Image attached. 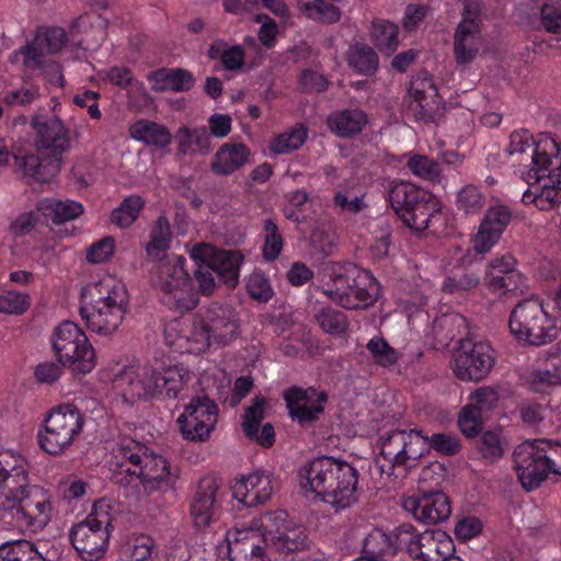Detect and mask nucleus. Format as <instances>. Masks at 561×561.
Wrapping results in <instances>:
<instances>
[{"instance_id":"obj_1","label":"nucleus","mask_w":561,"mask_h":561,"mask_svg":"<svg viewBox=\"0 0 561 561\" xmlns=\"http://www.w3.org/2000/svg\"><path fill=\"white\" fill-rule=\"evenodd\" d=\"M112 481L124 489L146 494L174 490L180 477L179 467L156 454L145 443L128 436L121 437L112 449L110 462Z\"/></svg>"},{"instance_id":"obj_2","label":"nucleus","mask_w":561,"mask_h":561,"mask_svg":"<svg viewBox=\"0 0 561 561\" xmlns=\"http://www.w3.org/2000/svg\"><path fill=\"white\" fill-rule=\"evenodd\" d=\"M192 376L190 370L170 357H154L141 367L125 368L114 380L124 401L156 399L182 400Z\"/></svg>"},{"instance_id":"obj_3","label":"nucleus","mask_w":561,"mask_h":561,"mask_svg":"<svg viewBox=\"0 0 561 561\" xmlns=\"http://www.w3.org/2000/svg\"><path fill=\"white\" fill-rule=\"evenodd\" d=\"M301 486L316 494L336 512L350 508L359 497V472L350 462L321 456L309 460L300 470Z\"/></svg>"},{"instance_id":"obj_4","label":"nucleus","mask_w":561,"mask_h":561,"mask_svg":"<svg viewBox=\"0 0 561 561\" xmlns=\"http://www.w3.org/2000/svg\"><path fill=\"white\" fill-rule=\"evenodd\" d=\"M91 300L80 306V316L88 329L101 335H112L122 324L129 310V295L126 285L105 276L90 289Z\"/></svg>"},{"instance_id":"obj_5","label":"nucleus","mask_w":561,"mask_h":561,"mask_svg":"<svg viewBox=\"0 0 561 561\" xmlns=\"http://www.w3.org/2000/svg\"><path fill=\"white\" fill-rule=\"evenodd\" d=\"M116 514L117 507L112 500L100 499L83 520L70 527L69 540L83 561H98L105 554Z\"/></svg>"},{"instance_id":"obj_6","label":"nucleus","mask_w":561,"mask_h":561,"mask_svg":"<svg viewBox=\"0 0 561 561\" xmlns=\"http://www.w3.org/2000/svg\"><path fill=\"white\" fill-rule=\"evenodd\" d=\"M380 289L379 282L369 271L345 262L333 268L323 293L340 307L358 310L371 307L378 300Z\"/></svg>"},{"instance_id":"obj_7","label":"nucleus","mask_w":561,"mask_h":561,"mask_svg":"<svg viewBox=\"0 0 561 561\" xmlns=\"http://www.w3.org/2000/svg\"><path fill=\"white\" fill-rule=\"evenodd\" d=\"M560 442L538 438L517 445L512 454L514 471L525 491L538 489L550 473L561 474Z\"/></svg>"},{"instance_id":"obj_8","label":"nucleus","mask_w":561,"mask_h":561,"mask_svg":"<svg viewBox=\"0 0 561 561\" xmlns=\"http://www.w3.org/2000/svg\"><path fill=\"white\" fill-rule=\"evenodd\" d=\"M387 201L403 224L415 231L430 229L440 218L437 198L411 182H392Z\"/></svg>"},{"instance_id":"obj_9","label":"nucleus","mask_w":561,"mask_h":561,"mask_svg":"<svg viewBox=\"0 0 561 561\" xmlns=\"http://www.w3.org/2000/svg\"><path fill=\"white\" fill-rule=\"evenodd\" d=\"M84 415L75 404L53 408L37 431L39 448L50 456L65 454L83 431Z\"/></svg>"},{"instance_id":"obj_10","label":"nucleus","mask_w":561,"mask_h":561,"mask_svg":"<svg viewBox=\"0 0 561 561\" xmlns=\"http://www.w3.org/2000/svg\"><path fill=\"white\" fill-rule=\"evenodd\" d=\"M508 327L518 342L529 345L546 344L557 336L556 319L548 313L538 297L517 304L511 311Z\"/></svg>"},{"instance_id":"obj_11","label":"nucleus","mask_w":561,"mask_h":561,"mask_svg":"<svg viewBox=\"0 0 561 561\" xmlns=\"http://www.w3.org/2000/svg\"><path fill=\"white\" fill-rule=\"evenodd\" d=\"M54 513L53 492L35 484L14 507L2 510L1 523L9 529L37 534L51 522Z\"/></svg>"},{"instance_id":"obj_12","label":"nucleus","mask_w":561,"mask_h":561,"mask_svg":"<svg viewBox=\"0 0 561 561\" xmlns=\"http://www.w3.org/2000/svg\"><path fill=\"white\" fill-rule=\"evenodd\" d=\"M495 359V350L489 341L468 335L458 340L450 366L459 380L479 382L491 373Z\"/></svg>"},{"instance_id":"obj_13","label":"nucleus","mask_w":561,"mask_h":561,"mask_svg":"<svg viewBox=\"0 0 561 561\" xmlns=\"http://www.w3.org/2000/svg\"><path fill=\"white\" fill-rule=\"evenodd\" d=\"M53 350L62 365L80 374L95 367V351L85 333L72 321H64L51 336Z\"/></svg>"},{"instance_id":"obj_14","label":"nucleus","mask_w":561,"mask_h":561,"mask_svg":"<svg viewBox=\"0 0 561 561\" xmlns=\"http://www.w3.org/2000/svg\"><path fill=\"white\" fill-rule=\"evenodd\" d=\"M513 218L512 210L504 204L490 206L472 238V245L465 250L460 247L455 249V256L460 265H471L473 262L483 259L492 248L500 241L504 231Z\"/></svg>"},{"instance_id":"obj_15","label":"nucleus","mask_w":561,"mask_h":561,"mask_svg":"<svg viewBox=\"0 0 561 561\" xmlns=\"http://www.w3.org/2000/svg\"><path fill=\"white\" fill-rule=\"evenodd\" d=\"M553 160L554 163L522 171V178L529 185L522 196L525 205L550 210L561 204V154Z\"/></svg>"},{"instance_id":"obj_16","label":"nucleus","mask_w":561,"mask_h":561,"mask_svg":"<svg viewBox=\"0 0 561 561\" xmlns=\"http://www.w3.org/2000/svg\"><path fill=\"white\" fill-rule=\"evenodd\" d=\"M259 525L268 537L271 549L289 554L308 550L310 539L305 526L288 519L286 511H271L260 516Z\"/></svg>"},{"instance_id":"obj_17","label":"nucleus","mask_w":561,"mask_h":561,"mask_svg":"<svg viewBox=\"0 0 561 561\" xmlns=\"http://www.w3.org/2000/svg\"><path fill=\"white\" fill-rule=\"evenodd\" d=\"M219 409L208 396H194L178 416L179 432L185 440L203 443L210 438L218 422Z\"/></svg>"},{"instance_id":"obj_18","label":"nucleus","mask_w":561,"mask_h":561,"mask_svg":"<svg viewBox=\"0 0 561 561\" xmlns=\"http://www.w3.org/2000/svg\"><path fill=\"white\" fill-rule=\"evenodd\" d=\"M507 152L517 156L516 161L526 170L538 168L545 163H554L561 156V142L549 134L541 133L535 139L526 129L515 130L510 136Z\"/></svg>"},{"instance_id":"obj_19","label":"nucleus","mask_w":561,"mask_h":561,"mask_svg":"<svg viewBox=\"0 0 561 561\" xmlns=\"http://www.w3.org/2000/svg\"><path fill=\"white\" fill-rule=\"evenodd\" d=\"M253 518L248 527L227 531L226 541L230 561H270L271 546L266 531Z\"/></svg>"},{"instance_id":"obj_20","label":"nucleus","mask_w":561,"mask_h":561,"mask_svg":"<svg viewBox=\"0 0 561 561\" xmlns=\"http://www.w3.org/2000/svg\"><path fill=\"white\" fill-rule=\"evenodd\" d=\"M481 4L478 0H466L461 21L454 34V56L458 65L471 62L481 47Z\"/></svg>"},{"instance_id":"obj_21","label":"nucleus","mask_w":561,"mask_h":561,"mask_svg":"<svg viewBox=\"0 0 561 561\" xmlns=\"http://www.w3.org/2000/svg\"><path fill=\"white\" fill-rule=\"evenodd\" d=\"M190 256L195 263H207L219 282L228 288L238 285L240 267L244 261L239 250H220L209 243H198L192 248Z\"/></svg>"},{"instance_id":"obj_22","label":"nucleus","mask_w":561,"mask_h":561,"mask_svg":"<svg viewBox=\"0 0 561 561\" xmlns=\"http://www.w3.org/2000/svg\"><path fill=\"white\" fill-rule=\"evenodd\" d=\"M31 124L36 151L60 164L62 154L71 147L70 129L57 115L36 116Z\"/></svg>"},{"instance_id":"obj_23","label":"nucleus","mask_w":561,"mask_h":561,"mask_svg":"<svg viewBox=\"0 0 561 561\" xmlns=\"http://www.w3.org/2000/svg\"><path fill=\"white\" fill-rule=\"evenodd\" d=\"M517 260L510 253L490 260L484 283L490 293L504 297L527 288V277L517 268Z\"/></svg>"},{"instance_id":"obj_24","label":"nucleus","mask_w":561,"mask_h":561,"mask_svg":"<svg viewBox=\"0 0 561 561\" xmlns=\"http://www.w3.org/2000/svg\"><path fill=\"white\" fill-rule=\"evenodd\" d=\"M284 400L291 420L304 426L320 419L328 402V393L314 387L293 386L284 392Z\"/></svg>"},{"instance_id":"obj_25","label":"nucleus","mask_w":561,"mask_h":561,"mask_svg":"<svg viewBox=\"0 0 561 561\" xmlns=\"http://www.w3.org/2000/svg\"><path fill=\"white\" fill-rule=\"evenodd\" d=\"M215 346H227L240 334V319L233 307L213 302L201 314Z\"/></svg>"},{"instance_id":"obj_26","label":"nucleus","mask_w":561,"mask_h":561,"mask_svg":"<svg viewBox=\"0 0 561 561\" xmlns=\"http://www.w3.org/2000/svg\"><path fill=\"white\" fill-rule=\"evenodd\" d=\"M416 437L419 438V431H394L392 432L381 445V450L375 460V468L382 477L383 474L391 477H403L405 474V455L407 447L405 439Z\"/></svg>"},{"instance_id":"obj_27","label":"nucleus","mask_w":561,"mask_h":561,"mask_svg":"<svg viewBox=\"0 0 561 561\" xmlns=\"http://www.w3.org/2000/svg\"><path fill=\"white\" fill-rule=\"evenodd\" d=\"M277 488L278 481L271 472L256 470L237 481L231 491L239 503L252 507L266 503Z\"/></svg>"},{"instance_id":"obj_28","label":"nucleus","mask_w":561,"mask_h":561,"mask_svg":"<svg viewBox=\"0 0 561 561\" xmlns=\"http://www.w3.org/2000/svg\"><path fill=\"white\" fill-rule=\"evenodd\" d=\"M218 490L219 483L215 477L208 476L199 480L190 504V516L196 529H205L217 519Z\"/></svg>"},{"instance_id":"obj_29","label":"nucleus","mask_w":561,"mask_h":561,"mask_svg":"<svg viewBox=\"0 0 561 561\" xmlns=\"http://www.w3.org/2000/svg\"><path fill=\"white\" fill-rule=\"evenodd\" d=\"M403 508L424 524H437L451 514L449 497L442 491L410 495L403 501Z\"/></svg>"},{"instance_id":"obj_30","label":"nucleus","mask_w":561,"mask_h":561,"mask_svg":"<svg viewBox=\"0 0 561 561\" xmlns=\"http://www.w3.org/2000/svg\"><path fill=\"white\" fill-rule=\"evenodd\" d=\"M414 561H463L456 554L455 543L443 530H425L419 539Z\"/></svg>"},{"instance_id":"obj_31","label":"nucleus","mask_w":561,"mask_h":561,"mask_svg":"<svg viewBox=\"0 0 561 561\" xmlns=\"http://www.w3.org/2000/svg\"><path fill=\"white\" fill-rule=\"evenodd\" d=\"M409 93L415 103L416 117L425 122L432 121L438 110L440 96L428 72L424 71L412 78Z\"/></svg>"},{"instance_id":"obj_32","label":"nucleus","mask_w":561,"mask_h":561,"mask_svg":"<svg viewBox=\"0 0 561 561\" xmlns=\"http://www.w3.org/2000/svg\"><path fill=\"white\" fill-rule=\"evenodd\" d=\"M250 148L243 142H225L215 152L209 168L217 176H228L249 163Z\"/></svg>"},{"instance_id":"obj_33","label":"nucleus","mask_w":561,"mask_h":561,"mask_svg":"<svg viewBox=\"0 0 561 561\" xmlns=\"http://www.w3.org/2000/svg\"><path fill=\"white\" fill-rule=\"evenodd\" d=\"M159 291L162 305L179 313L193 310L198 304V291L191 276L183 277L170 284L169 288L154 287Z\"/></svg>"},{"instance_id":"obj_34","label":"nucleus","mask_w":561,"mask_h":561,"mask_svg":"<svg viewBox=\"0 0 561 561\" xmlns=\"http://www.w3.org/2000/svg\"><path fill=\"white\" fill-rule=\"evenodd\" d=\"M264 414V400L256 399L244 410L242 416V430L250 440L255 442L263 448H270L275 442V431L271 423H265L261 426Z\"/></svg>"},{"instance_id":"obj_35","label":"nucleus","mask_w":561,"mask_h":561,"mask_svg":"<svg viewBox=\"0 0 561 561\" xmlns=\"http://www.w3.org/2000/svg\"><path fill=\"white\" fill-rule=\"evenodd\" d=\"M152 83L154 92H186L194 85L195 78L192 72L182 68L158 69L147 76Z\"/></svg>"},{"instance_id":"obj_36","label":"nucleus","mask_w":561,"mask_h":561,"mask_svg":"<svg viewBox=\"0 0 561 561\" xmlns=\"http://www.w3.org/2000/svg\"><path fill=\"white\" fill-rule=\"evenodd\" d=\"M367 123V114L358 108L334 111L327 118L330 130L341 138H352L358 135Z\"/></svg>"},{"instance_id":"obj_37","label":"nucleus","mask_w":561,"mask_h":561,"mask_svg":"<svg viewBox=\"0 0 561 561\" xmlns=\"http://www.w3.org/2000/svg\"><path fill=\"white\" fill-rule=\"evenodd\" d=\"M16 165L23 170L24 175L36 182L47 183L60 170V164L49 159L48 156L28 152L14 156Z\"/></svg>"},{"instance_id":"obj_38","label":"nucleus","mask_w":561,"mask_h":561,"mask_svg":"<svg viewBox=\"0 0 561 561\" xmlns=\"http://www.w3.org/2000/svg\"><path fill=\"white\" fill-rule=\"evenodd\" d=\"M129 133L133 139L157 148H165L172 141V134L164 125L149 119L136 121Z\"/></svg>"},{"instance_id":"obj_39","label":"nucleus","mask_w":561,"mask_h":561,"mask_svg":"<svg viewBox=\"0 0 561 561\" xmlns=\"http://www.w3.org/2000/svg\"><path fill=\"white\" fill-rule=\"evenodd\" d=\"M186 259L178 254H169L161 259L154 266L152 284L154 287L169 288L170 284L190 275L186 267Z\"/></svg>"},{"instance_id":"obj_40","label":"nucleus","mask_w":561,"mask_h":561,"mask_svg":"<svg viewBox=\"0 0 561 561\" xmlns=\"http://www.w3.org/2000/svg\"><path fill=\"white\" fill-rule=\"evenodd\" d=\"M38 209L55 225L75 220L83 213L82 204L72 199L44 198L39 202Z\"/></svg>"},{"instance_id":"obj_41","label":"nucleus","mask_w":561,"mask_h":561,"mask_svg":"<svg viewBox=\"0 0 561 561\" xmlns=\"http://www.w3.org/2000/svg\"><path fill=\"white\" fill-rule=\"evenodd\" d=\"M370 41L383 55H392L399 47V26L388 20H375L370 27Z\"/></svg>"},{"instance_id":"obj_42","label":"nucleus","mask_w":561,"mask_h":561,"mask_svg":"<svg viewBox=\"0 0 561 561\" xmlns=\"http://www.w3.org/2000/svg\"><path fill=\"white\" fill-rule=\"evenodd\" d=\"M298 10L308 20L323 25L335 24L342 16V11L328 0H300Z\"/></svg>"},{"instance_id":"obj_43","label":"nucleus","mask_w":561,"mask_h":561,"mask_svg":"<svg viewBox=\"0 0 561 561\" xmlns=\"http://www.w3.org/2000/svg\"><path fill=\"white\" fill-rule=\"evenodd\" d=\"M394 557L390 534L374 529L363 542L362 556L376 561H388Z\"/></svg>"},{"instance_id":"obj_44","label":"nucleus","mask_w":561,"mask_h":561,"mask_svg":"<svg viewBox=\"0 0 561 561\" xmlns=\"http://www.w3.org/2000/svg\"><path fill=\"white\" fill-rule=\"evenodd\" d=\"M347 62L356 73L373 76L378 69L379 57L369 45L356 43L350 48Z\"/></svg>"},{"instance_id":"obj_45","label":"nucleus","mask_w":561,"mask_h":561,"mask_svg":"<svg viewBox=\"0 0 561 561\" xmlns=\"http://www.w3.org/2000/svg\"><path fill=\"white\" fill-rule=\"evenodd\" d=\"M178 140L182 154L206 152L210 149V136L205 127L191 129L182 126L178 131Z\"/></svg>"},{"instance_id":"obj_46","label":"nucleus","mask_w":561,"mask_h":561,"mask_svg":"<svg viewBox=\"0 0 561 561\" xmlns=\"http://www.w3.org/2000/svg\"><path fill=\"white\" fill-rule=\"evenodd\" d=\"M145 206V199L139 195H129L112 210L110 215L111 222L119 228L130 227L139 217Z\"/></svg>"},{"instance_id":"obj_47","label":"nucleus","mask_w":561,"mask_h":561,"mask_svg":"<svg viewBox=\"0 0 561 561\" xmlns=\"http://www.w3.org/2000/svg\"><path fill=\"white\" fill-rule=\"evenodd\" d=\"M182 342H185L186 344L184 352L191 354L203 353L210 346L215 345L206 325H204L202 317L193 322L187 334L179 336L180 347H184Z\"/></svg>"},{"instance_id":"obj_48","label":"nucleus","mask_w":561,"mask_h":561,"mask_svg":"<svg viewBox=\"0 0 561 561\" xmlns=\"http://www.w3.org/2000/svg\"><path fill=\"white\" fill-rule=\"evenodd\" d=\"M405 167L414 176L426 182H439L442 176V169L438 162L426 154H410Z\"/></svg>"},{"instance_id":"obj_49","label":"nucleus","mask_w":561,"mask_h":561,"mask_svg":"<svg viewBox=\"0 0 561 561\" xmlns=\"http://www.w3.org/2000/svg\"><path fill=\"white\" fill-rule=\"evenodd\" d=\"M172 232L169 219L165 216H159L151 228L150 240L146 245V252L149 257H158L165 252L171 244Z\"/></svg>"},{"instance_id":"obj_50","label":"nucleus","mask_w":561,"mask_h":561,"mask_svg":"<svg viewBox=\"0 0 561 561\" xmlns=\"http://www.w3.org/2000/svg\"><path fill=\"white\" fill-rule=\"evenodd\" d=\"M390 537L394 556L399 551H404L411 559H413L417 550L416 547H419V539L422 537V533H420L413 525L403 523L390 533Z\"/></svg>"},{"instance_id":"obj_51","label":"nucleus","mask_w":561,"mask_h":561,"mask_svg":"<svg viewBox=\"0 0 561 561\" xmlns=\"http://www.w3.org/2000/svg\"><path fill=\"white\" fill-rule=\"evenodd\" d=\"M263 233L262 256L266 262H274L282 254L285 244L284 237L272 218L264 220Z\"/></svg>"},{"instance_id":"obj_52","label":"nucleus","mask_w":561,"mask_h":561,"mask_svg":"<svg viewBox=\"0 0 561 561\" xmlns=\"http://www.w3.org/2000/svg\"><path fill=\"white\" fill-rule=\"evenodd\" d=\"M314 318L320 328L329 334L340 335L348 329V320L346 314L331 306L320 308Z\"/></svg>"},{"instance_id":"obj_53","label":"nucleus","mask_w":561,"mask_h":561,"mask_svg":"<svg viewBox=\"0 0 561 561\" xmlns=\"http://www.w3.org/2000/svg\"><path fill=\"white\" fill-rule=\"evenodd\" d=\"M30 294L21 290L0 288V312L21 316L31 307Z\"/></svg>"},{"instance_id":"obj_54","label":"nucleus","mask_w":561,"mask_h":561,"mask_svg":"<svg viewBox=\"0 0 561 561\" xmlns=\"http://www.w3.org/2000/svg\"><path fill=\"white\" fill-rule=\"evenodd\" d=\"M307 137V129L302 125H297L291 130L275 137L270 145V149L276 154L289 153L299 149Z\"/></svg>"},{"instance_id":"obj_55","label":"nucleus","mask_w":561,"mask_h":561,"mask_svg":"<svg viewBox=\"0 0 561 561\" xmlns=\"http://www.w3.org/2000/svg\"><path fill=\"white\" fill-rule=\"evenodd\" d=\"M367 350L376 365L389 368L399 360V353L382 336L371 337L367 345Z\"/></svg>"},{"instance_id":"obj_56","label":"nucleus","mask_w":561,"mask_h":561,"mask_svg":"<svg viewBox=\"0 0 561 561\" xmlns=\"http://www.w3.org/2000/svg\"><path fill=\"white\" fill-rule=\"evenodd\" d=\"M333 205L342 215H356L367 207L365 194H357L353 190L335 192Z\"/></svg>"},{"instance_id":"obj_57","label":"nucleus","mask_w":561,"mask_h":561,"mask_svg":"<svg viewBox=\"0 0 561 561\" xmlns=\"http://www.w3.org/2000/svg\"><path fill=\"white\" fill-rule=\"evenodd\" d=\"M330 81L323 73L313 69H302L298 75L297 89L304 94H320L328 90Z\"/></svg>"},{"instance_id":"obj_58","label":"nucleus","mask_w":561,"mask_h":561,"mask_svg":"<svg viewBox=\"0 0 561 561\" xmlns=\"http://www.w3.org/2000/svg\"><path fill=\"white\" fill-rule=\"evenodd\" d=\"M456 203L458 209L474 215L483 209L485 197L477 186L466 185L458 192Z\"/></svg>"},{"instance_id":"obj_59","label":"nucleus","mask_w":561,"mask_h":561,"mask_svg":"<svg viewBox=\"0 0 561 561\" xmlns=\"http://www.w3.org/2000/svg\"><path fill=\"white\" fill-rule=\"evenodd\" d=\"M480 277L473 272L455 273L445 278L442 290L455 295L471 290L478 286Z\"/></svg>"},{"instance_id":"obj_60","label":"nucleus","mask_w":561,"mask_h":561,"mask_svg":"<svg viewBox=\"0 0 561 561\" xmlns=\"http://www.w3.org/2000/svg\"><path fill=\"white\" fill-rule=\"evenodd\" d=\"M476 448L486 461H495L503 455V447L500 436L491 431L482 433L476 440Z\"/></svg>"},{"instance_id":"obj_61","label":"nucleus","mask_w":561,"mask_h":561,"mask_svg":"<svg viewBox=\"0 0 561 561\" xmlns=\"http://www.w3.org/2000/svg\"><path fill=\"white\" fill-rule=\"evenodd\" d=\"M35 39L36 43L43 46L48 53L56 54L67 44L68 36L62 27L50 26L39 32Z\"/></svg>"},{"instance_id":"obj_62","label":"nucleus","mask_w":561,"mask_h":561,"mask_svg":"<svg viewBox=\"0 0 561 561\" xmlns=\"http://www.w3.org/2000/svg\"><path fill=\"white\" fill-rule=\"evenodd\" d=\"M247 293L259 302H267L274 295L270 279L263 273H253L249 276Z\"/></svg>"},{"instance_id":"obj_63","label":"nucleus","mask_w":561,"mask_h":561,"mask_svg":"<svg viewBox=\"0 0 561 561\" xmlns=\"http://www.w3.org/2000/svg\"><path fill=\"white\" fill-rule=\"evenodd\" d=\"M482 414L473 404H466L458 417V426L467 437H474L481 430Z\"/></svg>"},{"instance_id":"obj_64","label":"nucleus","mask_w":561,"mask_h":561,"mask_svg":"<svg viewBox=\"0 0 561 561\" xmlns=\"http://www.w3.org/2000/svg\"><path fill=\"white\" fill-rule=\"evenodd\" d=\"M158 553V546L151 536L140 534L133 539L130 558L134 561H150Z\"/></svg>"}]
</instances>
